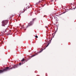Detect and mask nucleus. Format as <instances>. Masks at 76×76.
I'll return each instance as SVG.
<instances>
[{"instance_id":"nucleus-10","label":"nucleus","mask_w":76,"mask_h":76,"mask_svg":"<svg viewBox=\"0 0 76 76\" xmlns=\"http://www.w3.org/2000/svg\"><path fill=\"white\" fill-rule=\"evenodd\" d=\"M48 45H49V44H48L47 45V46L46 47H46H48Z\"/></svg>"},{"instance_id":"nucleus-7","label":"nucleus","mask_w":76,"mask_h":76,"mask_svg":"<svg viewBox=\"0 0 76 76\" xmlns=\"http://www.w3.org/2000/svg\"><path fill=\"white\" fill-rule=\"evenodd\" d=\"M26 8L27 9H29V6H28L27 7H26Z\"/></svg>"},{"instance_id":"nucleus-16","label":"nucleus","mask_w":76,"mask_h":76,"mask_svg":"<svg viewBox=\"0 0 76 76\" xmlns=\"http://www.w3.org/2000/svg\"><path fill=\"white\" fill-rule=\"evenodd\" d=\"M46 27L48 28V27Z\"/></svg>"},{"instance_id":"nucleus-14","label":"nucleus","mask_w":76,"mask_h":76,"mask_svg":"<svg viewBox=\"0 0 76 76\" xmlns=\"http://www.w3.org/2000/svg\"><path fill=\"white\" fill-rule=\"evenodd\" d=\"M25 31H26V29H24Z\"/></svg>"},{"instance_id":"nucleus-8","label":"nucleus","mask_w":76,"mask_h":76,"mask_svg":"<svg viewBox=\"0 0 76 76\" xmlns=\"http://www.w3.org/2000/svg\"><path fill=\"white\" fill-rule=\"evenodd\" d=\"M23 13V11H21L20 13H19V14H21V13Z\"/></svg>"},{"instance_id":"nucleus-9","label":"nucleus","mask_w":76,"mask_h":76,"mask_svg":"<svg viewBox=\"0 0 76 76\" xmlns=\"http://www.w3.org/2000/svg\"><path fill=\"white\" fill-rule=\"evenodd\" d=\"M6 31H6V29L5 30H4V32H6Z\"/></svg>"},{"instance_id":"nucleus-11","label":"nucleus","mask_w":76,"mask_h":76,"mask_svg":"<svg viewBox=\"0 0 76 76\" xmlns=\"http://www.w3.org/2000/svg\"><path fill=\"white\" fill-rule=\"evenodd\" d=\"M35 37H36V38H38V36H37L36 35L35 36Z\"/></svg>"},{"instance_id":"nucleus-15","label":"nucleus","mask_w":76,"mask_h":76,"mask_svg":"<svg viewBox=\"0 0 76 76\" xmlns=\"http://www.w3.org/2000/svg\"><path fill=\"white\" fill-rule=\"evenodd\" d=\"M24 26V25H23V26Z\"/></svg>"},{"instance_id":"nucleus-3","label":"nucleus","mask_w":76,"mask_h":76,"mask_svg":"<svg viewBox=\"0 0 76 76\" xmlns=\"http://www.w3.org/2000/svg\"><path fill=\"white\" fill-rule=\"evenodd\" d=\"M8 21L7 20H3L2 22V26H5L6 25H7Z\"/></svg>"},{"instance_id":"nucleus-13","label":"nucleus","mask_w":76,"mask_h":76,"mask_svg":"<svg viewBox=\"0 0 76 76\" xmlns=\"http://www.w3.org/2000/svg\"><path fill=\"white\" fill-rule=\"evenodd\" d=\"M12 16H14V15H12Z\"/></svg>"},{"instance_id":"nucleus-1","label":"nucleus","mask_w":76,"mask_h":76,"mask_svg":"<svg viewBox=\"0 0 76 76\" xmlns=\"http://www.w3.org/2000/svg\"><path fill=\"white\" fill-rule=\"evenodd\" d=\"M19 67V65H13L12 67L10 69L8 67H6L4 68L3 70H0V74L2 73H3V72H7V71H8V70H9L10 69H12L17 68V67Z\"/></svg>"},{"instance_id":"nucleus-2","label":"nucleus","mask_w":76,"mask_h":76,"mask_svg":"<svg viewBox=\"0 0 76 76\" xmlns=\"http://www.w3.org/2000/svg\"><path fill=\"white\" fill-rule=\"evenodd\" d=\"M35 19V18L33 19L32 21H30V22L28 24V25L27 26L26 28H28L29 26H32V25H33V23H34V21Z\"/></svg>"},{"instance_id":"nucleus-5","label":"nucleus","mask_w":76,"mask_h":76,"mask_svg":"<svg viewBox=\"0 0 76 76\" xmlns=\"http://www.w3.org/2000/svg\"><path fill=\"white\" fill-rule=\"evenodd\" d=\"M25 61V59L23 58L22 60H21V62L19 63V65L20 66H21L23 64H24V62H23Z\"/></svg>"},{"instance_id":"nucleus-6","label":"nucleus","mask_w":76,"mask_h":76,"mask_svg":"<svg viewBox=\"0 0 76 76\" xmlns=\"http://www.w3.org/2000/svg\"><path fill=\"white\" fill-rule=\"evenodd\" d=\"M26 8H24L23 9V11H24V12H25L26 11Z\"/></svg>"},{"instance_id":"nucleus-4","label":"nucleus","mask_w":76,"mask_h":76,"mask_svg":"<svg viewBox=\"0 0 76 76\" xmlns=\"http://www.w3.org/2000/svg\"><path fill=\"white\" fill-rule=\"evenodd\" d=\"M45 48V49L42 50H40L39 52V53H36L34 54L32 56H31V58H32V57H34V56H37V55H38V54L39 53H41V52H42L43 50H45V48Z\"/></svg>"},{"instance_id":"nucleus-12","label":"nucleus","mask_w":76,"mask_h":76,"mask_svg":"<svg viewBox=\"0 0 76 76\" xmlns=\"http://www.w3.org/2000/svg\"><path fill=\"white\" fill-rule=\"evenodd\" d=\"M11 18H12V17H10V18L11 19Z\"/></svg>"}]
</instances>
